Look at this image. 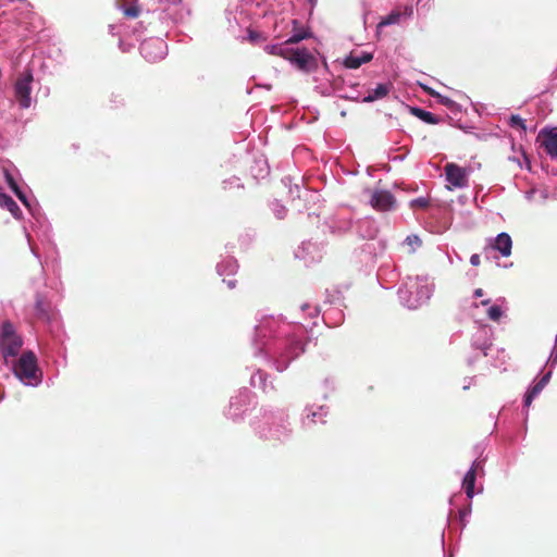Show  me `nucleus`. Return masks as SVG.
Returning <instances> with one entry per match:
<instances>
[{"label": "nucleus", "instance_id": "nucleus-1", "mask_svg": "<svg viewBox=\"0 0 557 557\" xmlns=\"http://www.w3.org/2000/svg\"><path fill=\"white\" fill-rule=\"evenodd\" d=\"M23 345L22 338L16 334L13 324L4 321L1 326L0 349L4 358L15 357Z\"/></svg>", "mask_w": 557, "mask_h": 557}, {"label": "nucleus", "instance_id": "nucleus-2", "mask_svg": "<svg viewBox=\"0 0 557 557\" xmlns=\"http://www.w3.org/2000/svg\"><path fill=\"white\" fill-rule=\"evenodd\" d=\"M37 358L33 351H25L14 364L15 375L23 382L37 383L38 376Z\"/></svg>", "mask_w": 557, "mask_h": 557}, {"label": "nucleus", "instance_id": "nucleus-3", "mask_svg": "<svg viewBox=\"0 0 557 557\" xmlns=\"http://www.w3.org/2000/svg\"><path fill=\"white\" fill-rule=\"evenodd\" d=\"M33 82V74L30 71H25L15 82L14 91L16 100L20 106L27 109L30 106V84Z\"/></svg>", "mask_w": 557, "mask_h": 557}, {"label": "nucleus", "instance_id": "nucleus-4", "mask_svg": "<svg viewBox=\"0 0 557 557\" xmlns=\"http://www.w3.org/2000/svg\"><path fill=\"white\" fill-rule=\"evenodd\" d=\"M298 70L310 72L317 66L315 58L309 52L308 49H290L287 59Z\"/></svg>", "mask_w": 557, "mask_h": 557}, {"label": "nucleus", "instance_id": "nucleus-5", "mask_svg": "<svg viewBox=\"0 0 557 557\" xmlns=\"http://www.w3.org/2000/svg\"><path fill=\"white\" fill-rule=\"evenodd\" d=\"M444 170L446 180L453 185V187L462 188L468 185L466 169L455 163H447Z\"/></svg>", "mask_w": 557, "mask_h": 557}, {"label": "nucleus", "instance_id": "nucleus-6", "mask_svg": "<svg viewBox=\"0 0 557 557\" xmlns=\"http://www.w3.org/2000/svg\"><path fill=\"white\" fill-rule=\"evenodd\" d=\"M395 202V197L388 190H374L371 194L370 205L377 211L391 210Z\"/></svg>", "mask_w": 557, "mask_h": 557}, {"label": "nucleus", "instance_id": "nucleus-7", "mask_svg": "<svg viewBox=\"0 0 557 557\" xmlns=\"http://www.w3.org/2000/svg\"><path fill=\"white\" fill-rule=\"evenodd\" d=\"M537 140L552 158L557 159V128L541 131Z\"/></svg>", "mask_w": 557, "mask_h": 557}, {"label": "nucleus", "instance_id": "nucleus-8", "mask_svg": "<svg viewBox=\"0 0 557 557\" xmlns=\"http://www.w3.org/2000/svg\"><path fill=\"white\" fill-rule=\"evenodd\" d=\"M480 462L474 461L470 470L466 473L462 482L466 495L468 498H472L474 495V485L476 480V471Z\"/></svg>", "mask_w": 557, "mask_h": 557}, {"label": "nucleus", "instance_id": "nucleus-9", "mask_svg": "<svg viewBox=\"0 0 557 557\" xmlns=\"http://www.w3.org/2000/svg\"><path fill=\"white\" fill-rule=\"evenodd\" d=\"M492 247L498 250L502 253V256L508 257L511 253V237L507 233H500L495 238V242Z\"/></svg>", "mask_w": 557, "mask_h": 557}, {"label": "nucleus", "instance_id": "nucleus-10", "mask_svg": "<svg viewBox=\"0 0 557 557\" xmlns=\"http://www.w3.org/2000/svg\"><path fill=\"white\" fill-rule=\"evenodd\" d=\"M550 379V372L546 373L545 375H543L532 387L531 389L527 393L525 397H524V406L525 407H530V405L532 404L533 399L542 392V389L546 386V384L548 383Z\"/></svg>", "mask_w": 557, "mask_h": 557}, {"label": "nucleus", "instance_id": "nucleus-11", "mask_svg": "<svg viewBox=\"0 0 557 557\" xmlns=\"http://www.w3.org/2000/svg\"><path fill=\"white\" fill-rule=\"evenodd\" d=\"M117 7L127 18H137L139 16L140 9L137 0H119Z\"/></svg>", "mask_w": 557, "mask_h": 557}, {"label": "nucleus", "instance_id": "nucleus-12", "mask_svg": "<svg viewBox=\"0 0 557 557\" xmlns=\"http://www.w3.org/2000/svg\"><path fill=\"white\" fill-rule=\"evenodd\" d=\"M0 207L7 209L14 218H21L22 211L14 199L4 194L0 193Z\"/></svg>", "mask_w": 557, "mask_h": 557}, {"label": "nucleus", "instance_id": "nucleus-13", "mask_svg": "<svg viewBox=\"0 0 557 557\" xmlns=\"http://www.w3.org/2000/svg\"><path fill=\"white\" fill-rule=\"evenodd\" d=\"M372 58H373V55L368 52H362L361 55L350 54L345 59L344 65L347 69H358L363 63L370 62L372 60Z\"/></svg>", "mask_w": 557, "mask_h": 557}, {"label": "nucleus", "instance_id": "nucleus-14", "mask_svg": "<svg viewBox=\"0 0 557 557\" xmlns=\"http://www.w3.org/2000/svg\"><path fill=\"white\" fill-rule=\"evenodd\" d=\"M391 84H379L374 89L363 98V102H373L375 100L386 97L391 90Z\"/></svg>", "mask_w": 557, "mask_h": 557}, {"label": "nucleus", "instance_id": "nucleus-15", "mask_svg": "<svg viewBox=\"0 0 557 557\" xmlns=\"http://www.w3.org/2000/svg\"><path fill=\"white\" fill-rule=\"evenodd\" d=\"M34 315L38 320L46 321L49 319V304L40 295L36 296L34 306Z\"/></svg>", "mask_w": 557, "mask_h": 557}, {"label": "nucleus", "instance_id": "nucleus-16", "mask_svg": "<svg viewBox=\"0 0 557 557\" xmlns=\"http://www.w3.org/2000/svg\"><path fill=\"white\" fill-rule=\"evenodd\" d=\"M286 46L287 45H285V42L283 45L267 46L265 51L272 55H277L287 59L292 48Z\"/></svg>", "mask_w": 557, "mask_h": 557}, {"label": "nucleus", "instance_id": "nucleus-17", "mask_svg": "<svg viewBox=\"0 0 557 557\" xmlns=\"http://www.w3.org/2000/svg\"><path fill=\"white\" fill-rule=\"evenodd\" d=\"M400 16L401 14L399 12H392L380 22L379 27L396 24L400 20Z\"/></svg>", "mask_w": 557, "mask_h": 557}, {"label": "nucleus", "instance_id": "nucleus-18", "mask_svg": "<svg viewBox=\"0 0 557 557\" xmlns=\"http://www.w3.org/2000/svg\"><path fill=\"white\" fill-rule=\"evenodd\" d=\"M308 37H310V34L308 32H298V33H295L293 36H290L285 41V45L298 44L299 41H301Z\"/></svg>", "mask_w": 557, "mask_h": 557}, {"label": "nucleus", "instance_id": "nucleus-19", "mask_svg": "<svg viewBox=\"0 0 557 557\" xmlns=\"http://www.w3.org/2000/svg\"><path fill=\"white\" fill-rule=\"evenodd\" d=\"M430 205V201L428 198L419 197L417 199H413L410 201V208L411 209H425Z\"/></svg>", "mask_w": 557, "mask_h": 557}, {"label": "nucleus", "instance_id": "nucleus-20", "mask_svg": "<svg viewBox=\"0 0 557 557\" xmlns=\"http://www.w3.org/2000/svg\"><path fill=\"white\" fill-rule=\"evenodd\" d=\"M509 124H510L511 127H519L523 132L527 131V126H525L524 120L521 119L519 115H516V114L511 115L510 120H509Z\"/></svg>", "mask_w": 557, "mask_h": 557}, {"label": "nucleus", "instance_id": "nucleus-21", "mask_svg": "<svg viewBox=\"0 0 557 557\" xmlns=\"http://www.w3.org/2000/svg\"><path fill=\"white\" fill-rule=\"evenodd\" d=\"M487 315L493 321H499L503 315V311L499 306H492L487 311Z\"/></svg>", "mask_w": 557, "mask_h": 557}, {"label": "nucleus", "instance_id": "nucleus-22", "mask_svg": "<svg viewBox=\"0 0 557 557\" xmlns=\"http://www.w3.org/2000/svg\"><path fill=\"white\" fill-rule=\"evenodd\" d=\"M420 120H422L423 122H425L428 124L438 123V117L429 111H424V113H422V115H420Z\"/></svg>", "mask_w": 557, "mask_h": 557}, {"label": "nucleus", "instance_id": "nucleus-23", "mask_svg": "<svg viewBox=\"0 0 557 557\" xmlns=\"http://www.w3.org/2000/svg\"><path fill=\"white\" fill-rule=\"evenodd\" d=\"M407 240H408V243H409L410 245H413V244H414V245H418V246H420V245H421V240H420V238H419L418 236H416V235L408 236V237H407Z\"/></svg>", "mask_w": 557, "mask_h": 557}, {"label": "nucleus", "instance_id": "nucleus-24", "mask_svg": "<svg viewBox=\"0 0 557 557\" xmlns=\"http://www.w3.org/2000/svg\"><path fill=\"white\" fill-rule=\"evenodd\" d=\"M470 263L474 267H478L481 263L480 256L476 253L472 255L470 258Z\"/></svg>", "mask_w": 557, "mask_h": 557}, {"label": "nucleus", "instance_id": "nucleus-25", "mask_svg": "<svg viewBox=\"0 0 557 557\" xmlns=\"http://www.w3.org/2000/svg\"><path fill=\"white\" fill-rule=\"evenodd\" d=\"M17 198L25 205L28 206L27 198L25 194L21 190L16 194Z\"/></svg>", "mask_w": 557, "mask_h": 557}, {"label": "nucleus", "instance_id": "nucleus-26", "mask_svg": "<svg viewBox=\"0 0 557 557\" xmlns=\"http://www.w3.org/2000/svg\"><path fill=\"white\" fill-rule=\"evenodd\" d=\"M425 110L423 109H420V108H412V113L418 116L420 119V115H422V113H424Z\"/></svg>", "mask_w": 557, "mask_h": 557}, {"label": "nucleus", "instance_id": "nucleus-27", "mask_svg": "<svg viewBox=\"0 0 557 557\" xmlns=\"http://www.w3.org/2000/svg\"><path fill=\"white\" fill-rule=\"evenodd\" d=\"M7 182H8L10 187L13 186L14 184H16V182L14 181V178L10 174L7 175Z\"/></svg>", "mask_w": 557, "mask_h": 557}, {"label": "nucleus", "instance_id": "nucleus-28", "mask_svg": "<svg viewBox=\"0 0 557 557\" xmlns=\"http://www.w3.org/2000/svg\"><path fill=\"white\" fill-rule=\"evenodd\" d=\"M11 189L15 193V195L21 191L20 187L17 186V184H14L13 186H11Z\"/></svg>", "mask_w": 557, "mask_h": 557}, {"label": "nucleus", "instance_id": "nucleus-29", "mask_svg": "<svg viewBox=\"0 0 557 557\" xmlns=\"http://www.w3.org/2000/svg\"><path fill=\"white\" fill-rule=\"evenodd\" d=\"M482 295H483V290L481 288L475 289V292H474L475 297H481Z\"/></svg>", "mask_w": 557, "mask_h": 557}, {"label": "nucleus", "instance_id": "nucleus-30", "mask_svg": "<svg viewBox=\"0 0 557 557\" xmlns=\"http://www.w3.org/2000/svg\"><path fill=\"white\" fill-rule=\"evenodd\" d=\"M149 46H150V42H145V44H143V47H141L143 51H147V49L149 48Z\"/></svg>", "mask_w": 557, "mask_h": 557}, {"label": "nucleus", "instance_id": "nucleus-31", "mask_svg": "<svg viewBox=\"0 0 557 557\" xmlns=\"http://www.w3.org/2000/svg\"><path fill=\"white\" fill-rule=\"evenodd\" d=\"M490 302V299L483 300L482 305H487Z\"/></svg>", "mask_w": 557, "mask_h": 557}, {"label": "nucleus", "instance_id": "nucleus-32", "mask_svg": "<svg viewBox=\"0 0 557 557\" xmlns=\"http://www.w3.org/2000/svg\"><path fill=\"white\" fill-rule=\"evenodd\" d=\"M309 2L313 3L315 0H308Z\"/></svg>", "mask_w": 557, "mask_h": 557}]
</instances>
